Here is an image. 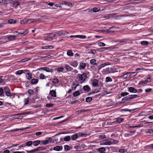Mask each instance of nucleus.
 <instances>
[{
	"instance_id": "nucleus-34",
	"label": "nucleus",
	"mask_w": 153,
	"mask_h": 153,
	"mask_svg": "<svg viewBox=\"0 0 153 153\" xmlns=\"http://www.w3.org/2000/svg\"><path fill=\"white\" fill-rule=\"evenodd\" d=\"M25 145V147L26 146H31L32 144V141H28L25 144H24Z\"/></svg>"
},
{
	"instance_id": "nucleus-40",
	"label": "nucleus",
	"mask_w": 153,
	"mask_h": 153,
	"mask_svg": "<svg viewBox=\"0 0 153 153\" xmlns=\"http://www.w3.org/2000/svg\"><path fill=\"white\" fill-rule=\"evenodd\" d=\"M67 54L69 56H72L73 55V53L71 50H69L67 52Z\"/></svg>"
},
{
	"instance_id": "nucleus-3",
	"label": "nucleus",
	"mask_w": 153,
	"mask_h": 153,
	"mask_svg": "<svg viewBox=\"0 0 153 153\" xmlns=\"http://www.w3.org/2000/svg\"><path fill=\"white\" fill-rule=\"evenodd\" d=\"M77 76L81 83L84 82L86 79L87 78L86 73H83L82 74H77Z\"/></svg>"
},
{
	"instance_id": "nucleus-22",
	"label": "nucleus",
	"mask_w": 153,
	"mask_h": 153,
	"mask_svg": "<svg viewBox=\"0 0 153 153\" xmlns=\"http://www.w3.org/2000/svg\"><path fill=\"white\" fill-rule=\"evenodd\" d=\"M149 82L148 80H145L144 81H141L139 83V85H143L144 86L147 83Z\"/></svg>"
},
{
	"instance_id": "nucleus-38",
	"label": "nucleus",
	"mask_w": 153,
	"mask_h": 153,
	"mask_svg": "<svg viewBox=\"0 0 153 153\" xmlns=\"http://www.w3.org/2000/svg\"><path fill=\"white\" fill-rule=\"evenodd\" d=\"M124 120V119L123 118L118 117L116 119V121L119 123H120L122 122Z\"/></svg>"
},
{
	"instance_id": "nucleus-55",
	"label": "nucleus",
	"mask_w": 153,
	"mask_h": 153,
	"mask_svg": "<svg viewBox=\"0 0 153 153\" xmlns=\"http://www.w3.org/2000/svg\"><path fill=\"white\" fill-rule=\"evenodd\" d=\"M43 144L45 145L48 144L49 143L48 141L46 139V140H42V141Z\"/></svg>"
},
{
	"instance_id": "nucleus-9",
	"label": "nucleus",
	"mask_w": 153,
	"mask_h": 153,
	"mask_svg": "<svg viewBox=\"0 0 153 153\" xmlns=\"http://www.w3.org/2000/svg\"><path fill=\"white\" fill-rule=\"evenodd\" d=\"M65 68L66 69L67 72L71 71L73 68L68 64H65Z\"/></svg>"
},
{
	"instance_id": "nucleus-39",
	"label": "nucleus",
	"mask_w": 153,
	"mask_h": 153,
	"mask_svg": "<svg viewBox=\"0 0 153 153\" xmlns=\"http://www.w3.org/2000/svg\"><path fill=\"white\" fill-rule=\"evenodd\" d=\"M64 70V68L63 67H61L58 68L57 69V71L59 72H63Z\"/></svg>"
},
{
	"instance_id": "nucleus-30",
	"label": "nucleus",
	"mask_w": 153,
	"mask_h": 153,
	"mask_svg": "<svg viewBox=\"0 0 153 153\" xmlns=\"http://www.w3.org/2000/svg\"><path fill=\"white\" fill-rule=\"evenodd\" d=\"M54 47L53 45H46L43 46L42 47L43 49H51L53 48Z\"/></svg>"
},
{
	"instance_id": "nucleus-36",
	"label": "nucleus",
	"mask_w": 153,
	"mask_h": 153,
	"mask_svg": "<svg viewBox=\"0 0 153 153\" xmlns=\"http://www.w3.org/2000/svg\"><path fill=\"white\" fill-rule=\"evenodd\" d=\"M20 23L22 25L27 24V19L24 18L22 20H21L20 21Z\"/></svg>"
},
{
	"instance_id": "nucleus-13",
	"label": "nucleus",
	"mask_w": 153,
	"mask_h": 153,
	"mask_svg": "<svg viewBox=\"0 0 153 153\" xmlns=\"http://www.w3.org/2000/svg\"><path fill=\"white\" fill-rule=\"evenodd\" d=\"M63 147L62 146H57L54 147L53 149L56 151H60L62 149Z\"/></svg>"
},
{
	"instance_id": "nucleus-20",
	"label": "nucleus",
	"mask_w": 153,
	"mask_h": 153,
	"mask_svg": "<svg viewBox=\"0 0 153 153\" xmlns=\"http://www.w3.org/2000/svg\"><path fill=\"white\" fill-rule=\"evenodd\" d=\"M50 94L53 97H56V91L54 90H51L50 92Z\"/></svg>"
},
{
	"instance_id": "nucleus-60",
	"label": "nucleus",
	"mask_w": 153,
	"mask_h": 153,
	"mask_svg": "<svg viewBox=\"0 0 153 153\" xmlns=\"http://www.w3.org/2000/svg\"><path fill=\"white\" fill-rule=\"evenodd\" d=\"M86 111L85 110H79L75 112L76 114H78L79 113H81L83 112H85Z\"/></svg>"
},
{
	"instance_id": "nucleus-35",
	"label": "nucleus",
	"mask_w": 153,
	"mask_h": 153,
	"mask_svg": "<svg viewBox=\"0 0 153 153\" xmlns=\"http://www.w3.org/2000/svg\"><path fill=\"white\" fill-rule=\"evenodd\" d=\"M78 137H85L87 136V135L83 133L82 132H79L78 133H77Z\"/></svg>"
},
{
	"instance_id": "nucleus-1",
	"label": "nucleus",
	"mask_w": 153,
	"mask_h": 153,
	"mask_svg": "<svg viewBox=\"0 0 153 153\" xmlns=\"http://www.w3.org/2000/svg\"><path fill=\"white\" fill-rule=\"evenodd\" d=\"M142 69L141 68H137L135 71L133 72H127L125 74L121 76L122 78L123 79H126L127 78H130L135 76L139 72V71Z\"/></svg>"
},
{
	"instance_id": "nucleus-64",
	"label": "nucleus",
	"mask_w": 153,
	"mask_h": 153,
	"mask_svg": "<svg viewBox=\"0 0 153 153\" xmlns=\"http://www.w3.org/2000/svg\"><path fill=\"white\" fill-rule=\"evenodd\" d=\"M105 150V149L104 147H101L99 148L98 149V152H102V151H104Z\"/></svg>"
},
{
	"instance_id": "nucleus-31",
	"label": "nucleus",
	"mask_w": 153,
	"mask_h": 153,
	"mask_svg": "<svg viewBox=\"0 0 153 153\" xmlns=\"http://www.w3.org/2000/svg\"><path fill=\"white\" fill-rule=\"evenodd\" d=\"M8 22L10 24H15L16 23V21L15 19H10L8 20Z\"/></svg>"
},
{
	"instance_id": "nucleus-45",
	"label": "nucleus",
	"mask_w": 153,
	"mask_h": 153,
	"mask_svg": "<svg viewBox=\"0 0 153 153\" xmlns=\"http://www.w3.org/2000/svg\"><path fill=\"white\" fill-rule=\"evenodd\" d=\"M64 147L65 150L66 152L69 151L71 149L70 147L68 145H65L64 146Z\"/></svg>"
},
{
	"instance_id": "nucleus-2",
	"label": "nucleus",
	"mask_w": 153,
	"mask_h": 153,
	"mask_svg": "<svg viewBox=\"0 0 153 153\" xmlns=\"http://www.w3.org/2000/svg\"><path fill=\"white\" fill-rule=\"evenodd\" d=\"M119 142V141L111 139H107L106 140L101 141L100 144L101 145H110L114 144Z\"/></svg>"
},
{
	"instance_id": "nucleus-42",
	"label": "nucleus",
	"mask_w": 153,
	"mask_h": 153,
	"mask_svg": "<svg viewBox=\"0 0 153 153\" xmlns=\"http://www.w3.org/2000/svg\"><path fill=\"white\" fill-rule=\"evenodd\" d=\"M100 8H99L97 7H94L93 9V12L94 13H96L97 12H99L100 11Z\"/></svg>"
},
{
	"instance_id": "nucleus-12",
	"label": "nucleus",
	"mask_w": 153,
	"mask_h": 153,
	"mask_svg": "<svg viewBox=\"0 0 153 153\" xmlns=\"http://www.w3.org/2000/svg\"><path fill=\"white\" fill-rule=\"evenodd\" d=\"M79 84L78 82L76 83H73L72 85V89L73 90L75 91L77 86L79 85Z\"/></svg>"
},
{
	"instance_id": "nucleus-61",
	"label": "nucleus",
	"mask_w": 153,
	"mask_h": 153,
	"mask_svg": "<svg viewBox=\"0 0 153 153\" xmlns=\"http://www.w3.org/2000/svg\"><path fill=\"white\" fill-rule=\"evenodd\" d=\"M108 48L106 47H103L99 49V51H102L105 50L107 49Z\"/></svg>"
},
{
	"instance_id": "nucleus-37",
	"label": "nucleus",
	"mask_w": 153,
	"mask_h": 153,
	"mask_svg": "<svg viewBox=\"0 0 153 153\" xmlns=\"http://www.w3.org/2000/svg\"><path fill=\"white\" fill-rule=\"evenodd\" d=\"M51 34L52 35V36L53 37H54L58 36H60L59 33V31L58 32L52 33Z\"/></svg>"
},
{
	"instance_id": "nucleus-5",
	"label": "nucleus",
	"mask_w": 153,
	"mask_h": 153,
	"mask_svg": "<svg viewBox=\"0 0 153 153\" xmlns=\"http://www.w3.org/2000/svg\"><path fill=\"white\" fill-rule=\"evenodd\" d=\"M51 33L46 34L45 35L44 40L45 41H51L53 40V37Z\"/></svg>"
},
{
	"instance_id": "nucleus-59",
	"label": "nucleus",
	"mask_w": 153,
	"mask_h": 153,
	"mask_svg": "<svg viewBox=\"0 0 153 153\" xmlns=\"http://www.w3.org/2000/svg\"><path fill=\"white\" fill-rule=\"evenodd\" d=\"M146 132L147 133L150 134L153 132V130L152 129H149L146 131Z\"/></svg>"
},
{
	"instance_id": "nucleus-10",
	"label": "nucleus",
	"mask_w": 153,
	"mask_h": 153,
	"mask_svg": "<svg viewBox=\"0 0 153 153\" xmlns=\"http://www.w3.org/2000/svg\"><path fill=\"white\" fill-rule=\"evenodd\" d=\"M69 64L72 66L76 68L77 67L78 65V63L77 61H71L70 62Z\"/></svg>"
},
{
	"instance_id": "nucleus-14",
	"label": "nucleus",
	"mask_w": 153,
	"mask_h": 153,
	"mask_svg": "<svg viewBox=\"0 0 153 153\" xmlns=\"http://www.w3.org/2000/svg\"><path fill=\"white\" fill-rule=\"evenodd\" d=\"M60 36H62L67 35L68 33V32L66 31L62 30L59 31Z\"/></svg>"
},
{
	"instance_id": "nucleus-56",
	"label": "nucleus",
	"mask_w": 153,
	"mask_h": 153,
	"mask_svg": "<svg viewBox=\"0 0 153 153\" xmlns=\"http://www.w3.org/2000/svg\"><path fill=\"white\" fill-rule=\"evenodd\" d=\"M135 110H131L130 109H122L121 110V111H129V112H131V111H134Z\"/></svg>"
},
{
	"instance_id": "nucleus-43",
	"label": "nucleus",
	"mask_w": 153,
	"mask_h": 153,
	"mask_svg": "<svg viewBox=\"0 0 153 153\" xmlns=\"http://www.w3.org/2000/svg\"><path fill=\"white\" fill-rule=\"evenodd\" d=\"M80 94V93L78 91H76L74 92L73 94L74 96L75 97H77Z\"/></svg>"
},
{
	"instance_id": "nucleus-6",
	"label": "nucleus",
	"mask_w": 153,
	"mask_h": 153,
	"mask_svg": "<svg viewBox=\"0 0 153 153\" xmlns=\"http://www.w3.org/2000/svg\"><path fill=\"white\" fill-rule=\"evenodd\" d=\"M10 3H11L12 7H14L15 8H16L18 6H19L20 4V3L18 1H13L11 0Z\"/></svg>"
},
{
	"instance_id": "nucleus-32",
	"label": "nucleus",
	"mask_w": 153,
	"mask_h": 153,
	"mask_svg": "<svg viewBox=\"0 0 153 153\" xmlns=\"http://www.w3.org/2000/svg\"><path fill=\"white\" fill-rule=\"evenodd\" d=\"M140 44L146 46L148 45L149 42L148 41H144L141 42Z\"/></svg>"
},
{
	"instance_id": "nucleus-15",
	"label": "nucleus",
	"mask_w": 153,
	"mask_h": 153,
	"mask_svg": "<svg viewBox=\"0 0 153 153\" xmlns=\"http://www.w3.org/2000/svg\"><path fill=\"white\" fill-rule=\"evenodd\" d=\"M130 98L129 95L127 97H124L122 99V102L124 103L126 102L129 101L130 100Z\"/></svg>"
},
{
	"instance_id": "nucleus-57",
	"label": "nucleus",
	"mask_w": 153,
	"mask_h": 153,
	"mask_svg": "<svg viewBox=\"0 0 153 153\" xmlns=\"http://www.w3.org/2000/svg\"><path fill=\"white\" fill-rule=\"evenodd\" d=\"M4 95L3 88H0V96L1 97L3 96Z\"/></svg>"
},
{
	"instance_id": "nucleus-25",
	"label": "nucleus",
	"mask_w": 153,
	"mask_h": 153,
	"mask_svg": "<svg viewBox=\"0 0 153 153\" xmlns=\"http://www.w3.org/2000/svg\"><path fill=\"white\" fill-rule=\"evenodd\" d=\"M36 20L34 19H27V24H30L36 22Z\"/></svg>"
},
{
	"instance_id": "nucleus-53",
	"label": "nucleus",
	"mask_w": 153,
	"mask_h": 153,
	"mask_svg": "<svg viewBox=\"0 0 153 153\" xmlns=\"http://www.w3.org/2000/svg\"><path fill=\"white\" fill-rule=\"evenodd\" d=\"M98 45L100 47L104 46L105 45V44L104 43L100 42H98Z\"/></svg>"
},
{
	"instance_id": "nucleus-4",
	"label": "nucleus",
	"mask_w": 153,
	"mask_h": 153,
	"mask_svg": "<svg viewBox=\"0 0 153 153\" xmlns=\"http://www.w3.org/2000/svg\"><path fill=\"white\" fill-rule=\"evenodd\" d=\"M91 84L94 87L99 86L98 84L99 80L96 79H92L91 80Z\"/></svg>"
},
{
	"instance_id": "nucleus-29",
	"label": "nucleus",
	"mask_w": 153,
	"mask_h": 153,
	"mask_svg": "<svg viewBox=\"0 0 153 153\" xmlns=\"http://www.w3.org/2000/svg\"><path fill=\"white\" fill-rule=\"evenodd\" d=\"M32 75L31 73H28L26 75V78L28 80L32 78Z\"/></svg>"
},
{
	"instance_id": "nucleus-18",
	"label": "nucleus",
	"mask_w": 153,
	"mask_h": 153,
	"mask_svg": "<svg viewBox=\"0 0 153 153\" xmlns=\"http://www.w3.org/2000/svg\"><path fill=\"white\" fill-rule=\"evenodd\" d=\"M86 64L84 63H80L79 65V68L80 70L83 69L85 68L86 66Z\"/></svg>"
},
{
	"instance_id": "nucleus-44",
	"label": "nucleus",
	"mask_w": 153,
	"mask_h": 153,
	"mask_svg": "<svg viewBox=\"0 0 153 153\" xmlns=\"http://www.w3.org/2000/svg\"><path fill=\"white\" fill-rule=\"evenodd\" d=\"M110 65V63L108 62H105L103 64H100L101 66H102V67L103 68L105 66L109 65Z\"/></svg>"
},
{
	"instance_id": "nucleus-50",
	"label": "nucleus",
	"mask_w": 153,
	"mask_h": 153,
	"mask_svg": "<svg viewBox=\"0 0 153 153\" xmlns=\"http://www.w3.org/2000/svg\"><path fill=\"white\" fill-rule=\"evenodd\" d=\"M45 76L42 74H40L39 75V77L40 79H45Z\"/></svg>"
},
{
	"instance_id": "nucleus-7",
	"label": "nucleus",
	"mask_w": 153,
	"mask_h": 153,
	"mask_svg": "<svg viewBox=\"0 0 153 153\" xmlns=\"http://www.w3.org/2000/svg\"><path fill=\"white\" fill-rule=\"evenodd\" d=\"M3 91L5 93L6 95L8 97L10 95V90L9 88L7 87H5L3 88Z\"/></svg>"
},
{
	"instance_id": "nucleus-46",
	"label": "nucleus",
	"mask_w": 153,
	"mask_h": 153,
	"mask_svg": "<svg viewBox=\"0 0 153 153\" xmlns=\"http://www.w3.org/2000/svg\"><path fill=\"white\" fill-rule=\"evenodd\" d=\"M25 147V145L24 144H22L21 145H19L17 146V148L16 149H15L16 150H19L22 147Z\"/></svg>"
},
{
	"instance_id": "nucleus-41",
	"label": "nucleus",
	"mask_w": 153,
	"mask_h": 153,
	"mask_svg": "<svg viewBox=\"0 0 153 153\" xmlns=\"http://www.w3.org/2000/svg\"><path fill=\"white\" fill-rule=\"evenodd\" d=\"M64 140L66 141H69L71 139V137L70 136H65L64 138Z\"/></svg>"
},
{
	"instance_id": "nucleus-33",
	"label": "nucleus",
	"mask_w": 153,
	"mask_h": 153,
	"mask_svg": "<svg viewBox=\"0 0 153 153\" xmlns=\"http://www.w3.org/2000/svg\"><path fill=\"white\" fill-rule=\"evenodd\" d=\"M43 68L44 69V70L47 72H50L52 73L53 72V69H51L47 67H45Z\"/></svg>"
},
{
	"instance_id": "nucleus-28",
	"label": "nucleus",
	"mask_w": 153,
	"mask_h": 153,
	"mask_svg": "<svg viewBox=\"0 0 153 153\" xmlns=\"http://www.w3.org/2000/svg\"><path fill=\"white\" fill-rule=\"evenodd\" d=\"M38 82V80L34 78L31 80V83L32 84H36Z\"/></svg>"
},
{
	"instance_id": "nucleus-24",
	"label": "nucleus",
	"mask_w": 153,
	"mask_h": 153,
	"mask_svg": "<svg viewBox=\"0 0 153 153\" xmlns=\"http://www.w3.org/2000/svg\"><path fill=\"white\" fill-rule=\"evenodd\" d=\"M71 140H75L78 138L77 134H73L71 136Z\"/></svg>"
},
{
	"instance_id": "nucleus-49",
	"label": "nucleus",
	"mask_w": 153,
	"mask_h": 153,
	"mask_svg": "<svg viewBox=\"0 0 153 153\" xmlns=\"http://www.w3.org/2000/svg\"><path fill=\"white\" fill-rule=\"evenodd\" d=\"M23 72V70H19L16 72V75H20Z\"/></svg>"
},
{
	"instance_id": "nucleus-62",
	"label": "nucleus",
	"mask_w": 153,
	"mask_h": 153,
	"mask_svg": "<svg viewBox=\"0 0 153 153\" xmlns=\"http://www.w3.org/2000/svg\"><path fill=\"white\" fill-rule=\"evenodd\" d=\"M96 60L95 59H91L90 61V63L91 64H94L95 62H96Z\"/></svg>"
},
{
	"instance_id": "nucleus-23",
	"label": "nucleus",
	"mask_w": 153,
	"mask_h": 153,
	"mask_svg": "<svg viewBox=\"0 0 153 153\" xmlns=\"http://www.w3.org/2000/svg\"><path fill=\"white\" fill-rule=\"evenodd\" d=\"M40 143V140H36L32 141L33 144L34 146H37Z\"/></svg>"
},
{
	"instance_id": "nucleus-19",
	"label": "nucleus",
	"mask_w": 153,
	"mask_h": 153,
	"mask_svg": "<svg viewBox=\"0 0 153 153\" xmlns=\"http://www.w3.org/2000/svg\"><path fill=\"white\" fill-rule=\"evenodd\" d=\"M29 32V30L28 29L26 30L25 31L23 32L19 33V34L22 36H23L26 35Z\"/></svg>"
},
{
	"instance_id": "nucleus-21",
	"label": "nucleus",
	"mask_w": 153,
	"mask_h": 153,
	"mask_svg": "<svg viewBox=\"0 0 153 153\" xmlns=\"http://www.w3.org/2000/svg\"><path fill=\"white\" fill-rule=\"evenodd\" d=\"M16 36L15 35H10L7 37V39L10 41L16 39Z\"/></svg>"
},
{
	"instance_id": "nucleus-17",
	"label": "nucleus",
	"mask_w": 153,
	"mask_h": 153,
	"mask_svg": "<svg viewBox=\"0 0 153 153\" xmlns=\"http://www.w3.org/2000/svg\"><path fill=\"white\" fill-rule=\"evenodd\" d=\"M63 5H67L69 7H72L73 6L72 4L70 2H67L65 1H62Z\"/></svg>"
},
{
	"instance_id": "nucleus-51",
	"label": "nucleus",
	"mask_w": 153,
	"mask_h": 153,
	"mask_svg": "<svg viewBox=\"0 0 153 153\" xmlns=\"http://www.w3.org/2000/svg\"><path fill=\"white\" fill-rule=\"evenodd\" d=\"M45 149V148L44 147H38L36 149H35L36 150V152L37 151L39 150H42Z\"/></svg>"
},
{
	"instance_id": "nucleus-52",
	"label": "nucleus",
	"mask_w": 153,
	"mask_h": 153,
	"mask_svg": "<svg viewBox=\"0 0 153 153\" xmlns=\"http://www.w3.org/2000/svg\"><path fill=\"white\" fill-rule=\"evenodd\" d=\"M128 94L129 93L128 92H123L121 93L120 95L122 97H124L128 95Z\"/></svg>"
},
{
	"instance_id": "nucleus-47",
	"label": "nucleus",
	"mask_w": 153,
	"mask_h": 153,
	"mask_svg": "<svg viewBox=\"0 0 153 153\" xmlns=\"http://www.w3.org/2000/svg\"><path fill=\"white\" fill-rule=\"evenodd\" d=\"M92 100V98L91 97H88L86 98L85 101L87 102H90Z\"/></svg>"
},
{
	"instance_id": "nucleus-27",
	"label": "nucleus",
	"mask_w": 153,
	"mask_h": 153,
	"mask_svg": "<svg viewBox=\"0 0 153 153\" xmlns=\"http://www.w3.org/2000/svg\"><path fill=\"white\" fill-rule=\"evenodd\" d=\"M130 100L134 99L139 97V96L137 94L129 95Z\"/></svg>"
},
{
	"instance_id": "nucleus-58",
	"label": "nucleus",
	"mask_w": 153,
	"mask_h": 153,
	"mask_svg": "<svg viewBox=\"0 0 153 153\" xmlns=\"http://www.w3.org/2000/svg\"><path fill=\"white\" fill-rule=\"evenodd\" d=\"M63 5V3H62V1L59 4H55V6L56 7H62V5Z\"/></svg>"
},
{
	"instance_id": "nucleus-16",
	"label": "nucleus",
	"mask_w": 153,
	"mask_h": 153,
	"mask_svg": "<svg viewBox=\"0 0 153 153\" xmlns=\"http://www.w3.org/2000/svg\"><path fill=\"white\" fill-rule=\"evenodd\" d=\"M3 76H0V85H3L5 84V79L3 78Z\"/></svg>"
},
{
	"instance_id": "nucleus-54",
	"label": "nucleus",
	"mask_w": 153,
	"mask_h": 153,
	"mask_svg": "<svg viewBox=\"0 0 153 153\" xmlns=\"http://www.w3.org/2000/svg\"><path fill=\"white\" fill-rule=\"evenodd\" d=\"M29 99V97H27V98H25L24 102L25 103V105H26L28 104V100Z\"/></svg>"
},
{
	"instance_id": "nucleus-11",
	"label": "nucleus",
	"mask_w": 153,
	"mask_h": 153,
	"mask_svg": "<svg viewBox=\"0 0 153 153\" xmlns=\"http://www.w3.org/2000/svg\"><path fill=\"white\" fill-rule=\"evenodd\" d=\"M128 91L130 92L136 93L137 92V90L134 88L130 87L128 88Z\"/></svg>"
},
{
	"instance_id": "nucleus-63",
	"label": "nucleus",
	"mask_w": 153,
	"mask_h": 153,
	"mask_svg": "<svg viewBox=\"0 0 153 153\" xmlns=\"http://www.w3.org/2000/svg\"><path fill=\"white\" fill-rule=\"evenodd\" d=\"M86 36L85 35H78V38H80L82 39H84L86 38Z\"/></svg>"
},
{
	"instance_id": "nucleus-8",
	"label": "nucleus",
	"mask_w": 153,
	"mask_h": 153,
	"mask_svg": "<svg viewBox=\"0 0 153 153\" xmlns=\"http://www.w3.org/2000/svg\"><path fill=\"white\" fill-rule=\"evenodd\" d=\"M105 71L107 73H114L115 72V70L112 68H108L105 70Z\"/></svg>"
},
{
	"instance_id": "nucleus-26",
	"label": "nucleus",
	"mask_w": 153,
	"mask_h": 153,
	"mask_svg": "<svg viewBox=\"0 0 153 153\" xmlns=\"http://www.w3.org/2000/svg\"><path fill=\"white\" fill-rule=\"evenodd\" d=\"M83 89L84 90L86 91H89L91 90L90 87L88 85L84 86L83 87Z\"/></svg>"
},
{
	"instance_id": "nucleus-48",
	"label": "nucleus",
	"mask_w": 153,
	"mask_h": 153,
	"mask_svg": "<svg viewBox=\"0 0 153 153\" xmlns=\"http://www.w3.org/2000/svg\"><path fill=\"white\" fill-rule=\"evenodd\" d=\"M112 80V79L110 77L108 76L106 78L105 82H111Z\"/></svg>"
}]
</instances>
